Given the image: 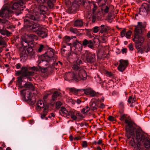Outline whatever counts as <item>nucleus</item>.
Masks as SVG:
<instances>
[{
    "instance_id": "c85d7f7f",
    "label": "nucleus",
    "mask_w": 150,
    "mask_h": 150,
    "mask_svg": "<svg viewBox=\"0 0 150 150\" xmlns=\"http://www.w3.org/2000/svg\"><path fill=\"white\" fill-rule=\"evenodd\" d=\"M44 107L43 102L41 100L38 101L37 104L36 109L37 110H40Z\"/></svg>"
},
{
    "instance_id": "39448f33",
    "label": "nucleus",
    "mask_w": 150,
    "mask_h": 150,
    "mask_svg": "<svg viewBox=\"0 0 150 150\" xmlns=\"http://www.w3.org/2000/svg\"><path fill=\"white\" fill-rule=\"evenodd\" d=\"M145 26L142 24V22H138L137 25L135 29L134 36L133 39V41L136 44H142L143 43L145 38L143 37L139 36L142 32V29L144 28Z\"/></svg>"
},
{
    "instance_id": "aec40b11",
    "label": "nucleus",
    "mask_w": 150,
    "mask_h": 150,
    "mask_svg": "<svg viewBox=\"0 0 150 150\" xmlns=\"http://www.w3.org/2000/svg\"><path fill=\"white\" fill-rule=\"evenodd\" d=\"M67 47H70V46H69L68 44L62 45V48L61 49V52L62 55V56L66 57L68 55V54L69 53V52H68V50L67 49H65V48H67Z\"/></svg>"
},
{
    "instance_id": "69168bd1",
    "label": "nucleus",
    "mask_w": 150,
    "mask_h": 150,
    "mask_svg": "<svg viewBox=\"0 0 150 150\" xmlns=\"http://www.w3.org/2000/svg\"><path fill=\"white\" fill-rule=\"evenodd\" d=\"M119 106L121 108H123L124 107V103L122 102H120L119 104Z\"/></svg>"
},
{
    "instance_id": "603ef678",
    "label": "nucleus",
    "mask_w": 150,
    "mask_h": 150,
    "mask_svg": "<svg viewBox=\"0 0 150 150\" xmlns=\"http://www.w3.org/2000/svg\"><path fill=\"white\" fill-rule=\"evenodd\" d=\"M44 47V46L42 45H40V47L38 50V51L39 52H41L43 50V48Z\"/></svg>"
},
{
    "instance_id": "c756f323",
    "label": "nucleus",
    "mask_w": 150,
    "mask_h": 150,
    "mask_svg": "<svg viewBox=\"0 0 150 150\" xmlns=\"http://www.w3.org/2000/svg\"><path fill=\"white\" fill-rule=\"evenodd\" d=\"M56 57L53 59L49 61V62H47V63H46L47 64V65H49L51 67L52 66H55V65H58V62H55L54 60L56 59Z\"/></svg>"
},
{
    "instance_id": "f3484780",
    "label": "nucleus",
    "mask_w": 150,
    "mask_h": 150,
    "mask_svg": "<svg viewBox=\"0 0 150 150\" xmlns=\"http://www.w3.org/2000/svg\"><path fill=\"white\" fill-rule=\"evenodd\" d=\"M119 64L117 69L121 72H123L127 68L128 64V61L127 60L121 59L119 61Z\"/></svg>"
},
{
    "instance_id": "473e14b6",
    "label": "nucleus",
    "mask_w": 150,
    "mask_h": 150,
    "mask_svg": "<svg viewBox=\"0 0 150 150\" xmlns=\"http://www.w3.org/2000/svg\"><path fill=\"white\" fill-rule=\"evenodd\" d=\"M3 29H0V33L4 35H6L7 36H9L11 34V33L7 30H4Z\"/></svg>"
},
{
    "instance_id": "f704fd0d",
    "label": "nucleus",
    "mask_w": 150,
    "mask_h": 150,
    "mask_svg": "<svg viewBox=\"0 0 150 150\" xmlns=\"http://www.w3.org/2000/svg\"><path fill=\"white\" fill-rule=\"evenodd\" d=\"M107 0H98L97 2L99 7H101L105 5Z\"/></svg>"
},
{
    "instance_id": "2f4dec72",
    "label": "nucleus",
    "mask_w": 150,
    "mask_h": 150,
    "mask_svg": "<svg viewBox=\"0 0 150 150\" xmlns=\"http://www.w3.org/2000/svg\"><path fill=\"white\" fill-rule=\"evenodd\" d=\"M100 8L102 13H108L109 9V7L105 5L101 7Z\"/></svg>"
},
{
    "instance_id": "1a4fd4ad",
    "label": "nucleus",
    "mask_w": 150,
    "mask_h": 150,
    "mask_svg": "<svg viewBox=\"0 0 150 150\" xmlns=\"http://www.w3.org/2000/svg\"><path fill=\"white\" fill-rule=\"evenodd\" d=\"M54 50L52 48H49L45 54L44 57L41 60L39 61V64L42 63L41 66L45 64V66H47V63L49 61L52 60L55 58V56H54Z\"/></svg>"
},
{
    "instance_id": "f03ea898",
    "label": "nucleus",
    "mask_w": 150,
    "mask_h": 150,
    "mask_svg": "<svg viewBox=\"0 0 150 150\" xmlns=\"http://www.w3.org/2000/svg\"><path fill=\"white\" fill-rule=\"evenodd\" d=\"M27 0H16V2L13 4L11 3L9 4L4 5L3 8L0 11V17L8 19L11 18L12 14L13 12L9 10V8H11L13 10H23V8L21 6L25 3V1Z\"/></svg>"
},
{
    "instance_id": "20e7f679",
    "label": "nucleus",
    "mask_w": 150,
    "mask_h": 150,
    "mask_svg": "<svg viewBox=\"0 0 150 150\" xmlns=\"http://www.w3.org/2000/svg\"><path fill=\"white\" fill-rule=\"evenodd\" d=\"M29 69L28 66H24L21 68V70L16 71V74L18 76L21 74V76L18 77L17 82L19 84V87H23L22 85V82H23V79H24V77L33 75V72L28 71Z\"/></svg>"
},
{
    "instance_id": "680f3d73",
    "label": "nucleus",
    "mask_w": 150,
    "mask_h": 150,
    "mask_svg": "<svg viewBox=\"0 0 150 150\" xmlns=\"http://www.w3.org/2000/svg\"><path fill=\"white\" fill-rule=\"evenodd\" d=\"M108 119L110 121H113L115 120L114 118L112 116H109L108 117Z\"/></svg>"
},
{
    "instance_id": "6e6d98bb",
    "label": "nucleus",
    "mask_w": 150,
    "mask_h": 150,
    "mask_svg": "<svg viewBox=\"0 0 150 150\" xmlns=\"http://www.w3.org/2000/svg\"><path fill=\"white\" fill-rule=\"evenodd\" d=\"M81 145L83 147L86 148L87 146V143L86 141H83Z\"/></svg>"
},
{
    "instance_id": "4468645a",
    "label": "nucleus",
    "mask_w": 150,
    "mask_h": 150,
    "mask_svg": "<svg viewBox=\"0 0 150 150\" xmlns=\"http://www.w3.org/2000/svg\"><path fill=\"white\" fill-rule=\"evenodd\" d=\"M27 38L28 40H23L22 42V45L23 46L25 47L28 46L29 43L31 41L34 40H37L38 39V37L37 36L33 34H28L27 35Z\"/></svg>"
},
{
    "instance_id": "052dcab7",
    "label": "nucleus",
    "mask_w": 150,
    "mask_h": 150,
    "mask_svg": "<svg viewBox=\"0 0 150 150\" xmlns=\"http://www.w3.org/2000/svg\"><path fill=\"white\" fill-rule=\"evenodd\" d=\"M15 67L17 69H19L21 68V64L18 63L16 65Z\"/></svg>"
},
{
    "instance_id": "8fccbe9b",
    "label": "nucleus",
    "mask_w": 150,
    "mask_h": 150,
    "mask_svg": "<svg viewBox=\"0 0 150 150\" xmlns=\"http://www.w3.org/2000/svg\"><path fill=\"white\" fill-rule=\"evenodd\" d=\"M126 33V37L127 39L130 38L132 34V32L130 30H129Z\"/></svg>"
},
{
    "instance_id": "0eeeda50",
    "label": "nucleus",
    "mask_w": 150,
    "mask_h": 150,
    "mask_svg": "<svg viewBox=\"0 0 150 150\" xmlns=\"http://www.w3.org/2000/svg\"><path fill=\"white\" fill-rule=\"evenodd\" d=\"M72 66V69L75 71H79L78 76L79 78L82 80H84L86 79V74L84 70L81 67L80 64L82 63V61L80 59H78Z\"/></svg>"
},
{
    "instance_id": "a211bd4d",
    "label": "nucleus",
    "mask_w": 150,
    "mask_h": 150,
    "mask_svg": "<svg viewBox=\"0 0 150 150\" xmlns=\"http://www.w3.org/2000/svg\"><path fill=\"white\" fill-rule=\"evenodd\" d=\"M82 90L86 94L91 97L97 96H98V92H96L91 88L83 89Z\"/></svg>"
},
{
    "instance_id": "774afa93",
    "label": "nucleus",
    "mask_w": 150,
    "mask_h": 150,
    "mask_svg": "<svg viewBox=\"0 0 150 150\" xmlns=\"http://www.w3.org/2000/svg\"><path fill=\"white\" fill-rule=\"evenodd\" d=\"M132 97L131 96H130L129 97L128 99V103H130L132 102Z\"/></svg>"
},
{
    "instance_id": "393cba45",
    "label": "nucleus",
    "mask_w": 150,
    "mask_h": 150,
    "mask_svg": "<svg viewBox=\"0 0 150 150\" xmlns=\"http://www.w3.org/2000/svg\"><path fill=\"white\" fill-rule=\"evenodd\" d=\"M37 34L39 36L43 38H45L47 36L46 30H43L42 28H41L40 30L38 32Z\"/></svg>"
},
{
    "instance_id": "58836bf2",
    "label": "nucleus",
    "mask_w": 150,
    "mask_h": 150,
    "mask_svg": "<svg viewBox=\"0 0 150 150\" xmlns=\"http://www.w3.org/2000/svg\"><path fill=\"white\" fill-rule=\"evenodd\" d=\"M100 33H103L104 32H106L108 31L107 28L105 27L104 25H102L100 26Z\"/></svg>"
},
{
    "instance_id": "de8ad7c7",
    "label": "nucleus",
    "mask_w": 150,
    "mask_h": 150,
    "mask_svg": "<svg viewBox=\"0 0 150 150\" xmlns=\"http://www.w3.org/2000/svg\"><path fill=\"white\" fill-rule=\"evenodd\" d=\"M91 29H92V31H93V33H96L98 31L99 28L98 27L96 26L94 27Z\"/></svg>"
},
{
    "instance_id": "cd10ccee",
    "label": "nucleus",
    "mask_w": 150,
    "mask_h": 150,
    "mask_svg": "<svg viewBox=\"0 0 150 150\" xmlns=\"http://www.w3.org/2000/svg\"><path fill=\"white\" fill-rule=\"evenodd\" d=\"M4 19L2 21V28H4V27L6 25H8L10 24V22L8 20V19H11V18L10 19L7 18H4L3 17H2Z\"/></svg>"
},
{
    "instance_id": "c03bdc74",
    "label": "nucleus",
    "mask_w": 150,
    "mask_h": 150,
    "mask_svg": "<svg viewBox=\"0 0 150 150\" xmlns=\"http://www.w3.org/2000/svg\"><path fill=\"white\" fill-rule=\"evenodd\" d=\"M27 51L28 54L31 56L34 54V52H33V49L31 47H29L27 48Z\"/></svg>"
},
{
    "instance_id": "c9c22d12",
    "label": "nucleus",
    "mask_w": 150,
    "mask_h": 150,
    "mask_svg": "<svg viewBox=\"0 0 150 150\" xmlns=\"http://www.w3.org/2000/svg\"><path fill=\"white\" fill-rule=\"evenodd\" d=\"M6 45L4 39L2 36H0V46L2 47V48L5 46Z\"/></svg>"
},
{
    "instance_id": "bb28decb",
    "label": "nucleus",
    "mask_w": 150,
    "mask_h": 150,
    "mask_svg": "<svg viewBox=\"0 0 150 150\" xmlns=\"http://www.w3.org/2000/svg\"><path fill=\"white\" fill-rule=\"evenodd\" d=\"M60 111L62 112V115L65 117H67L69 115V111H68L67 109L64 107H62L61 108Z\"/></svg>"
},
{
    "instance_id": "f8f14e48",
    "label": "nucleus",
    "mask_w": 150,
    "mask_h": 150,
    "mask_svg": "<svg viewBox=\"0 0 150 150\" xmlns=\"http://www.w3.org/2000/svg\"><path fill=\"white\" fill-rule=\"evenodd\" d=\"M81 4V1L80 0H76L72 3L71 6L68 8V13H75L78 10Z\"/></svg>"
},
{
    "instance_id": "a18cd8bd",
    "label": "nucleus",
    "mask_w": 150,
    "mask_h": 150,
    "mask_svg": "<svg viewBox=\"0 0 150 150\" xmlns=\"http://www.w3.org/2000/svg\"><path fill=\"white\" fill-rule=\"evenodd\" d=\"M70 30L71 32L75 34H77L79 33V31L76 28H71L70 29Z\"/></svg>"
},
{
    "instance_id": "72a5a7b5",
    "label": "nucleus",
    "mask_w": 150,
    "mask_h": 150,
    "mask_svg": "<svg viewBox=\"0 0 150 150\" xmlns=\"http://www.w3.org/2000/svg\"><path fill=\"white\" fill-rule=\"evenodd\" d=\"M60 93L57 91H55L52 96V99L54 101L56 100L57 98L60 95Z\"/></svg>"
},
{
    "instance_id": "9b49d317",
    "label": "nucleus",
    "mask_w": 150,
    "mask_h": 150,
    "mask_svg": "<svg viewBox=\"0 0 150 150\" xmlns=\"http://www.w3.org/2000/svg\"><path fill=\"white\" fill-rule=\"evenodd\" d=\"M72 49L74 50V52L80 56L82 54V52L84 50H82V45L77 40L72 44Z\"/></svg>"
},
{
    "instance_id": "f257e3e1",
    "label": "nucleus",
    "mask_w": 150,
    "mask_h": 150,
    "mask_svg": "<svg viewBox=\"0 0 150 150\" xmlns=\"http://www.w3.org/2000/svg\"><path fill=\"white\" fill-rule=\"evenodd\" d=\"M47 8L43 5H40L38 7V10L33 11V10L29 11L28 13L27 14L24 19V23L27 25L30 29L33 32L37 33L40 30L42 27L38 23H33L31 25H30V20L35 21H39L40 20H44L45 18V14Z\"/></svg>"
},
{
    "instance_id": "49530a36",
    "label": "nucleus",
    "mask_w": 150,
    "mask_h": 150,
    "mask_svg": "<svg viewBox=\"0 0 150 150\" xmlns=\"http://www.w3.org/2000/svg\"><path fill=\"white\" fill-rule=\"evenodd\" d=\"M103 72L104 74H105L108 76L111 77L113 75V74L111 72L108 71L106 70H104Z\"/></svg>"
},
{
    "instance_id": "0e129e2a",
    "label": "nucleus",
    "mask_w": 150,
    "mask_h": 150,
    "mask_svg": "<svg viewBox=\"0 0 150 150\" xmlns=\"http://www.w3.org/2000/svg\"><path fill=\"white\" fill-rule=\"evenodd\" d=\"M126 117L125 115H122L120 116V120L122 121H123L125 118H126Z\"/></svg>"
},
{
    "instance_id": "bf43d9fd",
    "label": "nucleus",
    "mask_w": 150,
    "mask_h": 150,
    "mask_svg": "<svg viewBox=\"0 0 150 150\" xmlns=\"http://www.w3.org/2000/svg\"><path fill=\"white\" fill-rule=\"evenodd\" d=\"M36 1L39 4H43L45 2V0H36Z\"/></svg>"
},
{
    "instance_id": "a19ab883",
    "label": "nucleus",
    "mask_w": 150,
    "mask_h": 150,
    "mask_svg": "<svg viewBox=\"0 0 150 150\" xmlns=\"http://www.w3.org/2000/svg\"><path fill=\"white\" fill-rule=\"evenodd\" d=\"M130 144L134 149L136 148L137 145L136 143L134 142V139L133 138L129 142Z\"/></svg>"
},
{
    "instance_id": "4be33fe9",
    "label": "nucleus",
    "mask_w": 150,
    "mask_h": 150,
    "mask_svg": "<svg viewBox=\"0 0 150 150\" xmlns=\"http://www.w3.org/2000/svg\"><path fill=\"white\" fill-rule=\"evenodd\" d=\"M82 44L84 46H88L89 47L91 48L93 47V42L92 40H88L85 39L83 41Z\"/></svg>"
},
{
    "instance_id": "6e6552de",
    "label": "nucleus",
    "mask_w": 150,
    "mask_h": 150,
    "mask_svg": "<svg viewBox=\"0 0 150 150\" xmlns=\"http://www.w3.org/2000/svg\"><path fill=\"white\" fill-rule=\"evenodd\" d=\"M125 123L127 124L126 126L125 130L127 133L126 136L128 139L131 137V136L132 135L133 137H136V132L135 131V129H136L140 127L135 128L133 126V124L132 122L129 121L127 119L125 120Z\"/></svg>"
},
{
    "instance_id": "e2e57ef3",
    "label": "nucleus",
    "mask_w": 150,
    "mask_h": 150,
    "mask_svg": "<svg viewBox=\"0 0 150 150\" xmlns=\"http://www.w3.org/2000/svg\"><path fill=\"white\" fill-rule=\"evenodd\" d=\"M128 47L129 49L131 50L132 51L133 50V47L132 45V44H130L128 46Z\"/></svg>"
},
{
    "instance_id": "5fc2aeb1",
    "label": "nucleus",
    "mask_w": 150,
    "mask_h": 150,
    "mask_svg": "<svg viewBox=\"0 0 150 150\" xmlns=\"http://www.w3.org/2000/svg\"><path fill=\"white\" fill-rule=\"evenodd\" d=\"M144 50L146 52H147L150 50V48L149 46H145L144 47Z\"/></svg>"
},
{
    "instance_id": "4d7b16f0",
    "label": "nucleus",
    "mask_w": 150,
    "mask_h": 150,
    "mask_svg": "<svg viewBox=\"0 0 150 150\" xmlns=\"http://www.w3.org/2000/svg\"><path fill=\"white\" fill-rule=\"evenodd\" d=\"M126 32L125 30H124L122 31L120 33L121 37H123L125 35Z\"/></svg>"
},
{
    "instance_id": "4c0bfd02",
    "label": "nucleus",
    "mask_w": 150,
    "mask_h": 150,
    "mask_svg": "<svg viewBox=\"0 0 150 150\" xmlns=\"http://www.w3.org/2000/svg\"><path fill=\"white\" fill-rule=\"evenodd\" d=\"M69 116H71V118L73 120H75L77 119L76 115H74V112L71 111H69Z\"/></svg>"
},
{
    "instance_id": "7ed1b4c3",
    "label": "nucleus",
    "mask_w": 150,
    "mask_h": 150,
    "mask_svg": "<svg viewBox=\"0 0 150 150\" xmlns=\"http://www.w3.org/2000/svg\"><path fill=\"white\" fill-rule=\"evenodd\" d=\"M25 83L23 86L22 84L23 87H20L21 88L25 87L27 89L22 90L21 93L26 98L28 103L30 105H33L35 103L36 99L35 96H31L32 94L29 89L34 91L35 90V88L31 83L28 82H25Z\"/></svg>"
},
{
    "instance_id": "a878e982",
    "label": "nucleus",
    "mask_w": 150,
    "mask_h": 150,
    "mask_svg": "<svg viewBox=\"0 0 150 150\" xmlns=\"http://www.w3.org/2000/svg\"><path fill=\"white\" fill-rule=\"evenodd\" d=\"M42 64V63H41L39 64V63L38 64V67H35L33 66L32 67H30L29 66V69L28 70V71H29V70H32L33 71H38L39 69H41L42 68L44 67L45 64H44L43 65H42L41 66V64Z\"/></svg>"
},
{
    "instance_id": "6ab92c4d",
    "label": "nucleus",
    "mask_w": 150,
    "mask_h": 150,
    "mask_svg": "<svg viewBox=\"0 0 150 150\" xmlns=\"http://www.w3.org/2000/svg\"><path fill=\"white\" fill-rule=\"evenodd\" d=\"M100 102V100L98 99L97 100L95 98L92 99L90 103L91 109L92 110L96 109L97 108V105Z\"/></svg>"
},
{
    "instance_id": "864d4df0",
    "label": "nucleus",
    "mask_w": 150,
    "mask_h": 150,
    "mask_svg": "<svg viewBox=\"0 0 150 150\" xmlns=\"http://www.w3.org/2000/svg\"><path fill=\"white\" fill-rule=\"evenodd\" d=\"M68 45L70 46V47H67V48H65V49H67L68 50V52H69V51L72 50V44L71 43L68 44Z\"/></svg>"
},
{
    "instance_id": "9d476101",
    "label": "nucleus",
    "mask_w": 150,
    "mask_h": 150,
    "mask_svg": "<svg viewBox=\"0 0 150 150\" xmlns=\"http://www.w3.org/2000/svg\"><path fill=\"white\" fill-rule=\"evenodd\" d=\"M81 59L86 62L90 63H94L96 61V54H92L86 50H84L81 56Z\"/></svg>"
},
{
    "instance_id": "7c9ffc66",
    "label": "nucleus",
    "mask_w": 150,
    "mask_h": 150,
    "mask_svg": "<svg viewBox=\"0 0 150 150\" xmlns=\"http://www.w3.org/2000/svg\"><path fill=\"white\" fill-rule=\"evenodd\" d=\"M90 7L91 10L92 9L93 13L94 14H95L98 8L97 5L95 3L92 2V3L90 4Z\"/></svg>"
},
{
    "instance_id": "b1692460",
    "label": "nucleus",
    "mask_w": 150,
    "mask_h": 150,
    "mask_svg": "<svg viewBox=\"0 0 150 150\" xmlns=\"http://www.w3.org/2000/svg\"><path fill=\"white\" fill-rule=\"evenodd\" d=\"M21 61L25 62L28 58V54L26 50H23L20 54Z\"/></svg>"
},
{
    "instance_id": "3c124183",
    "label": "nucleus",
    "mask_w": 150,
    "mask_h": 150,
    "mask_svg": "<svg viewBox=\"0 0 150 150\" xmlns=\"http://www.w3.org/2000/svg\"><path fill=\"white\" fill-rule=\"evenodd\" d=\"M62 105V103L60 101H58L56 103V107L57 108H59Z\"/></svg>"
},
{
    "instance_id": "ea45409f",
    "label": "nucleus",
    "mask_w": 150,
    "mask_h": 150,
    "mask_svg": "<svg viewBox=\"0 0 150 150\" xmlns=\"http://www.w3.org/2000/svg\"><path fill=\"white\" fill-rule=\"evenodd\" d=\"M72 39V37L71 38L69 36H66L64 38V42L67 44V43L69 42Z\"/></svg>"
},
{
    "instance_id": "09e8293b",
    "label": "nucleus",
    "mask_w": 150,
    "mask_h": 150,
    "mask_svg": "<svg viewBox=\"0 0 150 150\" xmlns=\"http://www.w3.org/2000/svg\"><path fill=\"white\" fill-rule=\"evenodd\" d=\"M47 5L50 8H52L54 6V4L50 0L47 1Z\"/></svg>"
},
{
    "instance_id": "338daca9",
    "label": "nucleus",
    "mask_w": 150,
    "mask_h": 150,
    "mask_svg": "<svg viewBox=\"0 0 150 150\" xmlns=\"http://www.w3.org/2000/svg\"><path fill=\"white\" fill-rule=\"evenodd\" d=\"M137 147L135 148L136 150H140L141 149V147H140V144L139 143L136 144Z\"/></svg>"
},
{
    "instance_id": "79ce46f5",
    "label": "nucleus",
    "mask_w": 150,
    "mask_h": 150,
    "mask_svg": "<svg viewBox=\"0 0 150 150\" xmlns=\"http://www.w3.org/2000/svg\"><path fill=\"white\" fill-rule=\"evenodd\" d=\"M47 107H45L44 109V111L42 114L41 115V118L42 119H44L47 114Z\"/></svg>"
},
{
    "instance_id": "ddd939ff",
    "label": "nucleus",
    "mask_w": 150,
    "mask_h": 150,
    "mask_svg": "<svg viewBox=\"0 0 150 150\" xmlns=\"http://www.w3.org/2000/svg\"><path fill=\"white\" fill-rule=\"evenodd\" d=\"M64 79L66 81H72L74 80L77 81L81 79L79 78L77 75H76L72 72H66L64 75Z\"/></svg>"
},
{
    "instance_id": "13d9d810",
    "label": "nucleus",
    "mask_w": 150,
    "mask_h": 150,
    "mask_svg": "<svg viewBox=\"0 0 150 150\" xmlns=\"http://www.w3.org/2000/svg\"><path fill=\"white\" fill-rule=\"evenodd\" d=\"M76 116H79L81 118H83V115L79 112H77L76 113Z\"/></svg>"
},
{
    "instance_id": "37998d69",
    "label": "nucleus",
    "mask_w": 150,
    "mask_h": 150,
    "mask_svg": "<svg viewBox=\"0 0 150 150\" xmlns=\"http://www.w3.org/2000/svg\"><path fill=\"white\" fill-rule=\"evenodd\" d=\"M90 110V108L88 106H86V107L83 108L81 110V112L83 114H86L88 113Z\"/></svg>"
},
{
    "instance_id": "412c9836",
    "label": "nucleus",
    "mask_w": 150,
    "mask_h": 150,
    "mask_svg": "<svg viewBox=\"0 0 150 150\" xmlns=\"http://www.w3.org/2000/svg\"><path fill=\"white\" fill-rule=\"evenodd\" d=\"M90 1H88L83 0L81 2V4L84 8L87 10V12H89L91 11V8L90 7V4L92 3Z\"/></svg>"
},
{
    "instance_id": "5701e85b",
    "label": "nucleus",
    "mask_w": 150,
    "mask_h": 150,
    "mask_svg": "<svg viewBox=\"0 0 150 150\" xmlns=\"http://www.w3.org/2000/svg\"><path fill=\"white\" fill-rule=\"evenodd\" d=\"M84 23L82 19H77L75 21L74 25L77 28H80L83 26Z\"/></svg>"
},
{
    "instance_id": "423d86ee",
    "label": "nucleus",
    "mask_w": 150,
    "mask_h": 150,
    "mask_svg": "<svg viewBox=\"0 0 150 150\" xmlns=\"http://www.w3.org/2000/svg\"><path fill=\"white\" fill-rule=\"evenodd\" d=\"M135 130L137 141L140 143H143L146 148H149L150 147V139L142 133L141 129L138 128Z\"/></svg>"
},
{
    "instance_id": "2eb2a0df",
    "label": "nucleus",
    "mask_w": 150,
    "mask_h": 150,
    "mask_svg": "<svg viewBox=\"0 0 150 150\" xmlns=\"http://www.w3.org/2000/svg\"><path fill=\"white\" fill-rule=\"evenodd\" d=\"M150 11L149 5L147 4L144 3L140 9L139 13L140 15L145 16L147 15L148 12Z\"/></svg>"
},
{
    "instance_id": "e433bc0d",
    "label": "nucleus",
    "mask_w": 150,
    "mask_h": 150,
    "mask_svg": "<svg viewBox=\"0 0 150 150\" xmlns=\"http://www.w3.org/2000/svg\"><path fill=\"white\" fill-rule=\"evenodd\" d=\"M85 30H86V36L89 38H92L93 37L91 33V32L92 31V29H85Z\"/></svg>"
},
{
    "instance_id": "dca6fc26",
    "label": "nucleus",
    "mask_w": 150,
    "mask_h": 150,
    "mask_svg": "<svg viewBox=\"0 0 150 150\" xmlns=\"http://www.w3.org/2000/svg\"><path fill=\"white\" fill-rule=\"evenodd\" d=\"M80 56L74 52L68 53L66 57L67 59L71 63L76 62L78 59H79Z\"/></svg>"
}]
</instances>
